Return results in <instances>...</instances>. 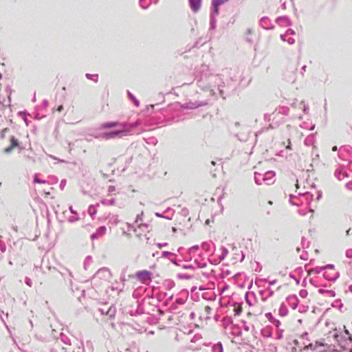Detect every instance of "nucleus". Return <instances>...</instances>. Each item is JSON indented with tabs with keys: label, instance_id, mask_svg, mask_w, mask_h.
Returning a JSON list of instances; mask_svg holds the SVG:
<instances>
[{
	"label": "nucleus",
	"instance_id": "nucleus-58",
	"mask_svg": "<svg viewBox=\"0 0 352 352\" xmlns=\"http://www.w3.org/2000/svg\"><path fill=\"white\" fill-rule=\"evenodd\" d=\"M111 289L112 290H116L117 291L118 293L122 292L123 289L122 288H118V287H111Z\"/></svg>",
	"mask_w": 352,
	"mask_h": 352
},
{
	"label": "nucleus",
	"instance_id": "nucleus-16",
	"mask_svg": "<svg viewBox=\"0 0 352 352\" xmlns=\"http://www.w3.org/2000/svg\"><path fill=\"white\" fill-rule=\"evenodd\" d=\"M72 344H74L72 352H80L81 349H83V342L82 340L76 339L72 342Z\"/></svg>",
	"mask_w": 352,
	"mask_h": 352
},
{
	"label": "nucleus",
	"instance_id": "nucleus-19",
	"mask_svg": "<svg viewBox=\"0 0 352 352\" xmlns=\"http://www.w3.org/2000/svg\"><path fill=\"white\" fill-rule=\"evenodd\" d=\"M219 5L212 1L211 13L210 17L213 16V19H216V16H217L219 13Z\"/></svg>",
	"mask_w": 352,
	"mask_h": 352
},
{
	"label": "nucleus",
	"instance_id": "nucleus-47",
	"mask_svg": "<svg viewBox=\"0 0 352 352\" xmlns=\"http://www.w3.org/2000/svg\"><path fill=\"white\" fill-rule=\"evenodd\" d=\"M265 316L272 322H273L274 318H273V316L271 313H267L265 314Z\"/></svg>",
	"mask_w": 352,
	"mask_h": 352
},
{
	"label": "nucleus",
	"instance_id": "nucleus-31",
	"mask_svg": "<svg viewBox=\"0 0 352 352\" xmlns=\"http://www.w3.org/2000/svg\"><path fill=\"white\" fill-rule=\"evenodd\" d=\"M145 142L150 145L155 146L157 144V140L155 137H148L144 138Z\"/></svg>",
	"mask_w": 352,
	"mask_h": 352
},
{
	"label": "nucleus",
	"instance_id": "nucleus-5",
	"mask_svg": "<svg viewBox=\"0 0 352 352\" xmlns=\"http://www.w3.org/2000/svg\"><path fill=\"white\" fill-rule=\"evenodd\" d=\"M111 273L109 269L107 267H102L97 271L94 276L96 281H109L111 278Z\"/></svg>",
	"mask_w": 352,
	"mask_h": 352
},
{
	"label": "nucleus",
	"instance_id": "nucleus-17",
	"mask_svg": "<svg viewBox=\"0 0 352 352\" xmlns=\"http://www.w3.org/2000/svg\"><path fill=\"white\" fill-rule=\"evenodd\" d=\"M327 270H331V272L336 271V270H334V265H333V264H328V265H324V266H322V267H316V268H315L314 270L317 274H320V273H321L322 271H327Z\"/></svg>",
	"mask_w": 352,
	"mask_h": 352
},
{
	"label": "nucleus",
	"instance_id": "nucleus-61",
	"mask_svg": "<svg viewBox=\"0 0 352 352\" xmlns=\"http://www.w3.org/2000/svg\"><path fill=\"white\" fill-rule=\"evenodd\" d=\"M65 184H66V181L65 180H62L60 182V188L63 190L65 186Z\"/></svg>",
	"mask_w": 352,
	"mask_h": 352
},
{
	"label": "nucleus",
	"instance_id": "nucleus-13",
	"mask_svg": "<svg viewBox=\"0 0 352 352\" xmlns=\"http://www.w3.org/2000/svg\"><path fill=\"white\" fill-rule=\"evenodd\" d=\"M260 25L263 29H265V30H272L274 28L273 25L271 23V21H270V19L267 18V17H263L260 20Z\"/></svg>",
	"mask_w": 352,
	"mask_h": 352
},
{
	"label": "nucleus",
	"instance_id": "nucleus-7",
	"mask_svg": "<svg viewBox=\"0 0 352 352\" xmlns=\"http://www.w3.org/2000/svg\"><path fill=\"white\" fill-rule=\"evenodd\" d=\"M151 272L147 270L139 271L136 273V277L142 282L151 280Z\"/></svg>",
	"mask_w": 352,
	"mask_h": 352
},
{
	"label": "nucleus",
	"instance_id": "nucleus-63",
	"mask_svg": "<svg viewBox=\"0 0 352 352\" xmlns=\"http://www.w3.org/2000/svg\"><path fill=\"white\" fill-rule=\"evenodd\" d=\"M281 109H282L281 113H283V114H287V112L289 111V109L288 108L283 107Z\"/></svg>",
	"mask_w": 352,
	"mask_h": 352
},
{
	"label": "nucleus",
	"instance_id": "nucleus-3",
	"mask_svg": "<svg viewBox=\"0 0 352 352\" xmlns=\"http://www.w3.org/2000/svg\"><path fill=\"white\" fill-rule=\"evenodd\" d=\"M275 174L273 171H267L264 173H254V181L257 185H270L274 182Z\"/></svg>",
	"mask_w": 352,
	"mask_h": 352
},
{
	"label": "nucleus",
	"instance_id": "nucleus-59",
	"mask_svg": "<svg viewBox=\"0 0 352 352\" xmlns=\"http://www.w3.org/2000/svg\"><path fill=\"white\" fill-rule=\"evenodd\" d=\"M295 34V32L294 30H292V29H289L286 31V34L288 35V34H292V35H294Z\"/></svg>",
	"mask_w": 352,
	"mask_h": 352
},
{
	"label": "nucleus",
	"instance_id": "nucleus-26",
	"mask_svg": "<svg viewBox=\"0 0 352 352\" xmlns=\"http://www.w3.org/2000/svg\"><path fill=\"white\" fill-rule=\"evenodd\" d=\"M98 206H99V204H97L96 205H91L89 207L88 212H89V214H90V216L91 217L92 219L94 218L95 215L97 213L96 207H98Z\"/></svg>",
	"mask_w": 352,
	"mask_h": 352
},
{
	"label": "nucleus",
	"instance_id": "nucleus-33",
	"mask_svg": "<svg viewBox=\"0 0 352 352\" xmlns=\"http://www.w3.org/2000/svg\"><path fill=\"white\" fill-rule=\"evenodd\" d=\"M100 203L104 206H108V205L113 206L116 203V199L113 198V199H111L110 200H107V199H102L100 201Z\"/></svg>",
	"mask_w": 352,
	"mask_h": 352
},
{
	"label": "nucleus",
	"instance_id": "nucleus-8",
	"mask_svg": "<svg viewBox=\"0 0 352 352\" xmlns=\"http://www.w3.org/2000/svg\"><path fill=\"white\" fill-rule=\"evenodd\" d=\"M125 132L124 131L116 130V131H111V132H108V133H104L102 135H101L100 137L105 140H110V139H113L116 137H117L121 134H123Z\"/></svg>",
	"mask_w": 352,
	"mask_h": 352
},
{
	"label": "nucleus",
	"instance_id": "nucleus-42",
	"mask_svg": "<svg viewBox=\"0 0 352 352\" xmlns=\"http://www.w3.org/2000/svg\"><path fill=\"white\" fill-rule=\"evenodd\" d=\"M345 255L347 258H352V249L346 250Z\"/></svg>",
	"mask_w": 352,
	"mask_h": 352
},
{
	"label": "nucleus",
	"instance_id": "nucleus-11",
	"mask_svg": "<svg viewBox=\"0 0 352 352\" xmlns=\"http://www.w3.org/2000/svg\"><path fill=\"white\" fill-rule=\"evenodd\" d=\"M276 22L280 26L289 27L292 25V22L289 18L287 16H279L276 19Z\"/></svg>",
	"mask_w": 352,
	"mask_h": 352
},
{
	"label": "nucleus",
	"instance_id": "nucleus-2",
	"mask_svg": "<svg viewBox=\"0 0 352 352\" xmlns=\"http://www.w3.org/2000/svg\"><path fill=\"white\" fill-rule=\"evenodd\" d=\"M345 332L348 335V338H343L341 332L337 329H334L333 331H329L328 337L332 338L341 348L346 349L349 343L352 342V338L347 330H346Z\"/></svg>",
	"mask_w": 352,
	"mask_h": 352
},
{
	"label": "nucleus",
	"instance_id": "nucleus-39",
	"mask_svg": "<svg viewBox=\"0 0 352 352\" xmlns=\"http://www.w3.org/2000/svg\"><path fill=\"white\" fill-rule=\"evenodd\" d=\"M210 29L211 30H214L216 28V19H213V16L212 17H210Z\"/></svg>",
	"mask_w": 352,
	"mask_h": 352
},
{
	"label": "nucleus",
	"instance_id": "nucleus-46",
	"mask_svg": "<svg viewBox=\"0 0 352 352\" xmlns=\"http://www.w3.org/2000/svg\"><path fill=\"white\" fill-rule=\"evenodd\" d=\"M116 191V187L114 186H109L108 188V192L111 194Z\"/></svg>",
	"mask_w": 352,
	"mask_h": 352
},
{
	"label": "nucleus",
	"instance_id": "nucleus-25",
	"mask_svg": "<svg viewBox=\"0 0 352 352\" xmlns=\"http://www.w3.org/2000/svg\"><path fill=\"white\" fill-rule=\"evenodd\" d=\"M213 244L211 242H204L202 243L201 247L206 252H212V251Z\"/></svg>",
	"mask_w": 352,
	"mask_h": 352
},
{
	"label": "nucleus",
	"instance_id": "nucleus-35",
	"mask_svg": "<svg viewBox=\"0 0 352 352\" xmlns=\"http://www.w3.org/2000/svg\"><path fill=\"white\" fill-rule=\"evenodd\" d=\"M127 94H128V96L129 97V98H131L134 102L135 105L136 107H139L140 102H139L138 100L129 91H127Z\"/></svg>",
	"mask_w": 352,
	"mask_h": 352
},
{
	"label": "nucleus",
	"instance_id": "nucleus-43",
	"mask_svg": "<svg viewBox=\"0 0 352 352\" xmlns=\"http://www.w3.org/2000/svg\"><path fill=\"white\" fill-rule=\"evenodd\" d=\"M228 0H212V2L221 6L224 3L227 2Z\"/></svg>",
	"mask_w": 352,
	"mask_h": 352
},
{
	"label": "nucleus",
	"instance_id": "nucleus-55",
	"mask_svg": "<svg viewBox=\"0 0 352 352\" xmlns=\"http://www.w3.org/2000/svg\"><path fill=\"white\" fill-rule=\"evenodd\" d=\"M265 282L268 283L270 285H274L276 282V280H268L267 279L264 280Z\"/></svg>",
	"mask_w": 352,
	"mask_h": 352
},
{
	"label": "nucleus",
	"instance_id": "nucleus-40",
	"mask_svg": "<svg viewBox=\"0 0 352 352\" xmlns=\"http://www.w3.org/2000/svg\"><path fill=\"white\" fill-rule=\"evenodd\" d=\"M78 219H79V217H78V214H77V215H76V216H73V217H68L67 221H68L69 222H70V223H74V222L77 221Z\"/></svg>",
	"mask_w": 352,
	"mask_h": 352
},
{
	"label": "nucleus",
	"instance_id": "nucleus-32",
	"mask_svg": "<svg viewBox=\"0 0 352 352\" xmlns=\"http://www.w3.org/2000/svg\"><path fill=\"white\" fill-rule=\"evenodd\" d=\"M279 315L281 316H287L288 311L285 305L282 304L280 306L279 310H278Z\"/></svg>",
	"mask_w": 352,
	"mask_h": 352
},
{
	"label": "nucleus",
	"instance_id": "nucleus-10",
	"mask_svg": "<svg viewBox=\"0 0 352 352\" xmlns=\"http://www.w3.org/2000/svg\"><path fill=\"white\" fill-rule=\"evenodd\" d=\"M188 3L191 10L196 13L201 8L202 0H188Z\"/></svg>",
	"mask_w": 352,
	"mask_h": 352
},
{
	"label": "nucleus",
	"instance_id": "nucleus-38",
	"mask_svg": "<svg viewBox=\"0 0 352 352\" xmlns=\"http://www.w3.org/2000/svg\"><path fill=\"white\" fill-rule=\"evenodd\" d=\"M34 182L36 184H46L47 183L45 180L40 179L38 177V175H34Z\"/></svg>",
	"mask_w": 352,
	"mask_h": 352
},
{
	"label": "nucleus",
	"instance_id": "nucleus-27",
	"mask_svg": "<svg viewBox=\"0 0 352 352\" xmlns=\"http://www.w3.org/2000/svg\"><path fill=\"white\" fill-rule=\"evenodd\" d=\"M212 352H223V345L221 342H219L216 344H214L212 346Z\"/></svg>",
	"mask_w": 352,
	"mask_h": 352
},
{
	"label": "nucleus",
	"instance_id": "nucleus-24",
	"mask_svg": "<svg viewBox=\"0 0 352 352\" xmlns=\"http://www.w3.org/2000/svg\"><path fill=\"white\" fill-rule=\"evenodd\" d=\"M289 203L292 205L302 206V201L300 200V201L298 200V195L297 196L290 195Z\"/></svg>",
	"mask_w": 352,
	"mask_h": 352
},
{
	"label": "nucleus",
	"instance_id": "nucleus-48",
	"mask_svg": "<svg viewBox=\"0 0 352 352\" xmlns=\"http://www.w3.org/2000/svg\"><path fill=\"white\" fill-rule=\"evenodd\" d=\"M25 283H26V285H28L29 287H31V286H32V280H31V279H30V278L26 277V278H25Z\"/></svg>",
	"mask_w": 352,
	"mask_h": 352
},
{
	"label": "nucleus",
	"instance_id": "nucleus-21",
	"mask_svg": "<svg viewBox=\"0 0 352 352\" xmlns=\"http://www.w3.org/2000/svg\"><path fill=\"white\" fill-rule=\"evenodd\" d=\"M324 343L322 341H317L315 344H309L308 345L305 346L304 349H309L311 350L315 351L319 346H323Z\"/></svg>",
	"mask_w": 352,
	"mask_h": 352
},
{
	"label": "nucleus",
	"instance_id": "nucleus-6",
	"mask_svg": "<svg viewBox=\"0 0 352 352\" xmlns=\"http://www.w3.org/2000/svg\"><path fill=\"white\" fill-rule=\"evenodd\" d=\"M208 104L207 101L204 102H189L182 105V107L184 109H194L198 108L199 107L206 106Z\"/></svg>",
	"mask_w": 352,
	"mask_h": 352
},
{
	"label": "nucleus",
	"instance_id": "nucleus-49",
	"mask_svg": "<svg viewBox=\"0 0 352 352\" xmlns=\"http://www.w3.org/2000/svg\"><path fill=\"white\" fill-rule=\"evenodd\" d=\"M13 148H14V147L10 145L8 147H7L6 148H5L4 152L8 154V153H11V151H12Z\"/></svg>",
	"mask_w": 352,
	"mask_h": 352
},
{
	"label": "nucleus",
	"instance_id": "nucleus-12",
	"mask_svg": "<svg viewBox=\"0 0 352 352\" xmlns=\"http://www.w3.org/2000/svg\"><path fill=\"white\" fill-rule=\"evenodd\" d=\"M316 133L309 134L304 140V144L307 146H313L315 148Z\"/></svg>",
	"mask_w": 352,
	"mask_h": 352
},
{
	"label": "nucleus",
	"instance_id": "nucleus-41",
	"mask_svg": "<svg viewBox=\"0 0 352 352\" xmlns=\"http://www.w3.org/2000/svg\"><path fill=\"white\" fill-rule=\"evenodd\" d=\"M307 291L305 290V289H301L300 292H299V295L300 297L305 298L307 296Z\"/></svg>",
	"mask_w": 352,
	"mask_h": 352
},
{
	"label": "nucleus",
	"instance_id": "nucleus-57",
	"mask_svg": "<svg viewBox=\"0 0 352 352\" xmlns=\"http://www.w3.org/2000/svg\"><path fill=\"white\" fill-rule=\"evenodd\" d=\"M0 250L2 252H5L6 251V246L4 244L0 245Z\"/></svg>",
	"mask_w": 352,
	"mask_h": 352
},
{
	"label": "nucleus",
	"instance_id": "nucleus-14",
	"mask_svg": "<svg viewBox=\"0 0 352 352\" xmlns=\"http://www.w3.org/2000/svg\"><path fill=\"white\" fill-rule=\"evenodd\" d=\"M106 227L104 226H100L96 232L93 233L91 235V239L92 240H95L102 236H103L106 232Z\"/></svg>",
	"mask_w": 352,
	"mask_h": 352
},
{
	"label": "nucleus",
	"instance_id": "nucleus-50",
	"mask_svg": "<svg viewBox=\"0 0 352 352\" xmlns=\"http://www.w3.org/2000/svg\"><path fill=\"white\" fill-rule=\"evenodd\" d=\"M142 217H143V212H142L141 214H139L137 215L136 221H135L136 223L141 221L142 220Z\"/></svg>",
	"mask_w": 352,
	"mask_h": 352
},
{
	"label": "nucleus",
	"instance_id": "nucleus-53",
	"mask_svg": "<svg viewBox=\"0 0 352 352\" xmlns=\"http://www.w3.org/2000/svg\"><path fill=\"white\" fill-rule=\"evenodd\" d=\"M107 308L102 307V308H99L98 311L101 313V314L105 315V312L107 311Z\"/></svg>",
	"mask_w": 352,
	"mask_h": 352
},
{
	"label": "nucleus",
	"instance_id": "nucleus-44",
	"mask_svg": "<svg viewBox=\"0 0 352 352\" xmlns=\"http://www.w3.org/2000/svg\"><path fill=\"white\" fill-rule=\"evenodd\" d=\"M185 301H186L185 299L182 298H179L175 300L176 303H177L179 305H184L185 303Z\"/></svg>",
	"mask_w": 352,
	"mask_h": 352
},
{
	"label": "nucleus",
	"instance_id": "nucleus-64",
	"mask_svg": "<svg viewBox=\"0 0 352 352\" xmlns=\"http://www.w3.org/2000/svg\"><path fill=\"white\" fill-rule=\"evenodd\" d=\"M69 210H70L71 213H72V214H75V215H77V212H76V211L74 210V208H72V206H69Z\"/></svg>",
	"mask_w": 352,
	"mask_h": 352
},
{
	"label": "nucleus",
	"instance_id": "nucleus-28",
	"mask_svg": "<svg viewBox=\"0 0 352 352\" xmlns=\"http://www.w3.org/2000/svg\"><path fill=\"white\" fill-rule=\"evenodd\" d=\"M220 250H221V254L219 256V258L220 261H223V260H224L226 256L228 255V250L226 248H225L223 246H221L220 248Z\"/></svg>",
	"mask_w": 352,
	"mask_h": 352
},
{
	"label": "nucleus",
	"instance_id": "nucleus-20",
	"mask_svg": "<svg viewBox=\"0 0 352 352\" xmlns=\"http://www.w3.org/2000/svg\"><path fill=\"white\" fill-rule=\"evenodd\" d=\"M335 176L339 179V180H343L344 178L348 177L347 172L344 170L340 169L336 170L335 172Z\"/></svg>",
	"mask_w": 352,
	"mask_h": 352
},
{
	"label": "nucleus",
	"instance_id": "nucleus-56",
	"mask_svg": "<svg viewBox=\"0 0 352 352\" xmlns=\"http://www.w3.org/2000/svg\"><path fill=\"white\" fill-rule=\"evenodd\" d=\"M303 111H304L305 113H308L309 106L307 104H304V105H303Z\"/></svg>",
	"mask_w": 352,
	"mask_h": 352
},
{
	"label": "nucleus",
	"instance_id": "nucleus-23",
	"mask_svg": "<svg viewBox=\"0 0 352 352\" xmlns=\"http://www.w3.org/2000/svg\"><path fill=\"white\" fill-rule=\"evenodd\" d=\"M60 339L64 344L69 346L72 345V342L71 341V339L66 334L61 333L60 335Z\"/></svg>",
	"mask_w": 352,
	"mask_h": 352
},
{
	"label": "nucleus",
	"instance_id": "nucleus-45",
	"mask_svg": "<svg viewBox=\"0 0 352 352\" xmlns=\"http://www.w3.org/2000/svg\"><path fill=\"white\" fill-rule=\"evenodd\" d=\"M8 131V128H5L3 129L1 132V135H0V137L1 139H3L5 138V135H6V132Z\"/></svg>",
	"mask_w": 352,
	"mask_h": 352
},
{
	"label": "nucleus",
	"instance_id": "nucleus-30",
	"mask_svg": "<svg viewBox=\"0 0 352 352\" xmlns=\"http://www.w3.org/2000/svg\"><path fill=\"white\" fill-rule=\"evenodd\" d=\"M318 292L322 294H326L328 296L334 297L336 296V293L334 291L332 290H327L320 289L318 290Z\"/></svg>",
	"mask_w": 352,
	"mask_h": 352
},
{
	"label": "nucleus",
	"instance_id": "nucleus-36",
	"mask_svg": "<svg viewBox=\"0 0 352 352\" xmlns=\"http://www.w3.org/2000/svg\"><path fill=\"white\" fill-rule=\"evenodd\" d=\"M10 145L14 148L19 146L18 140L14 136L10 138Z\"/></svg>",
	"mask_w": 352,
	"mask_h": 352
},
{
	"label": "nucleus",
	"instance_id": "nucleus-29",
	"mask_svg": "<svg viewBox=\"0 0 352 352\" xmlns=\"http://www.w3.org/2000/svg\"><path fill=\"white\" fill-rule=\"evenodd\" d=\"M118 124V122H106V123L101 124L100 129H109V128L116 126Z\"/></svg>",
	"mask_w": 352,
	"mask_h": 352
},
{
	"label": "nucleus",
	"instance_id": "nucleus-34",
	"mask_svg": "<svg viewBox=\"0 0 352 352\" xmlns=\"http://www.w3.org/2000/svg\"><path fill=\"white\" fill-rule=\"evenodd\" d=\"M139 4L142 8L145 10V9H147L150 6L151 2L146 1V0H140Z\"/></svg>",
	"mask_w": 352,
	"mask_h": 352
},
{
	"label": "nucleus",
	"instance_id": "nucleus-9",
	"mask_svg": "<svg viewBox=\"0 0 352 352\" xmlns=\"http://www.w3.org/2000/svg\"><path fill=\"white\" fill-rule=\"evenodd\" d=\"M325 279L331 281H336L340 276V274L337 271L327 272L325 271L323 274Z\"/></svg>",
	"mask_w": 352,
	"mask_h": 352
},
{
	"label": "nucleus",
	"instance_id": "nucleus-4",
	"mask_svg": "<svg viewBox=\"0 0 352 352\" xmlns=\"http://www.w3.org/2000/svg\"><path fill=\"white\" fill-rule=\"evenodd\" d=\"M314 195L308 191H300L298 193V200L302 201V206L305 205L309 212H314V210L310 208V203L313 200Z\"/></svg>",
	"mask_w": 352,
	"mask_h": 352
},
{
	"label": "nucleus",
	"instance_id": "nucleus-60",
	"mask_svg": "<svg viewBox=\"0 0 352 352\" xmlns=\"http://www.w3.org/2000/svg\"><path fill=\"white\" fill-rule=\"evenodd\" d=\"M167 245H168V243H157V246L158 248H162V247H165V246H166Z\"/></svg>",
	"mask_w": 352,
	"mask_h": 352
},
{
	"label": "nucleus",
	"instance_id": "nucleus-52",
	"mask_svg": "<svg viewBox=\"0 0 352 352\" xmlns=\"http://www.w3.org/2000/svg\"><path fill=\"white\" fill-rule=\"evenodd\" d=\"M170 255H175L174 254H173L172 252H168V251H164L162 252V256H164V257H167Z\"/></svg>",
	"mask_w": 352,
	"mask_h": 352
},
{
	"label": "nucleus",
	"instance_id": "nucleus-15",
	"mask_svg": "<svg viewBox=\"0 0 352 352\" xmlns=\"http://www.w3.org/2000/svg\"><path fill=\"white\" fill-rule=\"evenodd\" d=\"M287 301L289 304L291 308H292L293 309H295L297 307L298 300L296 296L293 295L288 296L287 298Z\"/></svg>",
	"mask_w": 352,
	"mask_h": 352
},
{
	"label": "nucleus",
	"instance_id": "nucleus-62",
	"mask_svg": "<svg viewBox=\"0 0 352 352\" xmlns=\"http://www.w3.org/2000/svg\"><path fill=\"white\" fill-rule=\"evenodd\" d=\"M182 268L183 269H192L193 268V266L191 265H184L182 266Z\"/></svg>",
	"mask_w": 352,
	"mask_h": 352
},
{
	"label": "nucleus",
	"instance_id": "nucleus-22",
	"mask_svg": "<svg viewBox=\"0 0 352 352\" xmlns=\"http://www.w3.org/2000/svg\"><path fill=\"white\" fill-rule=\"evenodd\" d=\"M116 312V307L113 306H110L107 308V311L105 312V315L109 316L110 319H112L115 317Z\"/></svg>",
	"mask_w": 352,
	"mask_h": 352
},
{
	"label": "nucleus",
	"instance_id": "nucleus-1",
	"mask_svg": "<svg viewBox=\"0 0 352 352\" xmlns=\"http://www.w3.org/2000/svg\"><path fill=\"white\" fill-rule=\"evenodd\" d=\"M219 82H222V79L220 76L212 74L210 72L208 67H202L200 75L197 78V85L201 89L207 90L217 85L220 94L223 96L222 90L220 89L221 85Z\"/></svg>",
	"mask_w": 352,
	"mask_h": 352
},
{
	"label": "nucleus",
	"instance_id": "nucleus-18",
	"mask_svg": "<svg viewBox=\"0 0 352 352\" xmlns=\"http://www.w3.org/2000/svg\"><path fill=\"white\" fill-rule=\"evenodd\" d=\"M60 274L65 279H67L69 282H72L73 275L70 270L67 268H63L61 271H60Z\"/></svg>",
	"mask_w": 352,
	"mask_h": 352
},
{
	"label": "nucleus",
	"instance_id": "nucleus-51",
	"mask_svg": "<svg viewBox=\"0 0 352 352\" xmlns=\"http://www.w3.org/2000/svg\"><path fill=\"white\" fill-rule=\"evenodd\" d=\"M286 41L289 44L292 45L295 43V39L292 37H289L287 39H286Z\"/></svg>",
	"mask_w": 352,
	"mask_h": 352
},
{
	"label": "nucleus",
	"instance_id": "nucleus-54",
	"mask_svg": "<svg viewBox=\"0 0 352 352\" xmlns=\"http://www.w3.org/2000/svg\"><path fill=\"white\" fill-rule=\"evenodd\" d=\"M198 249H199V245H195L192 246L190 248H189L188 252L190 253L192 250H198Z\"/></svg>",
	"mask_w": 352,
	"mask_h": 352
},
{
	"label": "nucleus",
	"instance_id": "nucleus-37",
	"mask_svg": "<svg viewBox=\"0 0 352 352\" xmlns=\"http://www.w3.org/2000/svg\"><path fill=\"white\" fill-rule=\"evenodd\" d=\"M86 77L89 80H94V82L98 81V75L97 74H87Z\"/></svg>",
	"mask_w": 352,
	"mask_h": 352
}]
</instances>
